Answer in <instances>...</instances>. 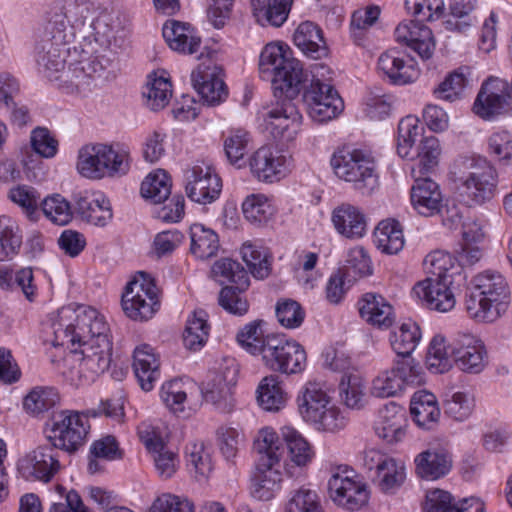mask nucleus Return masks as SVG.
Returning <instances> with one entry per match:
<instances>
[{"label": "nucleus", "instance_id": "obj_13", "mask_svg": "<svg viewBox=\"0 0 512 512\" xmlns=\"http://www.w3.org/2000/svg\"><path fill=\"white\" fill-rule=\"evenodd\" d=\"M296 95L275 96L278 98L263 119L265 131L280 145H288L299 134L302 126V115L293 102Z\"/></svg>", "mask_w": 512, "mask_h": 512}, {"label": "nucleus", "instance_id": "obj_24", "mask_svg": "<svg viewBox=\"0 0 512 512\" xmlns=\"http://www.w3.org/2000/svg\"><path fill=\"white\" fill-rule=\"evenodd\" d=\"M75 210L86 222L106 226L113 217L112 207L106 195L100 191H84L75 196Z\"/></svg>", "mask_w": 512, "mask_h": 512}, {"label": "nucleus", "instance_id": "obj_64", "mask_svg": "<svg viewBox=\"0 0 512 512\" xmlns=\"http://www.w3.org/2000/svg\"><path fill=\"white\" fill-rule=\"evenodd\" d=\"M276 317L283 327L294 329L303 323L305 311L297 301L283 299L277 302Z\"/></svg>", "mask_w": 512, "mask_h": 512}, {"label": "nucleus", "instance_id": "obj_39", "mask_svg": "<svg viewBox=\"0 0 512 512\" xmlns=\"http://www.w3.org/2000/svg\"><path fill=\"white\" fill-rule=\"evenodd\" d=\"M143 96L146 97V105L153 111L168 105L172 97V83L165 71H161L160 75L153 72L148 76Z\"/></svg>", "mask_w": 512, "mask_h": 512}, {"label": "nucleus", "instance_id": "obj_32", "mask_svg": "<svg viewBox=\"0 0 512 512\" xmlns=\"http://www.w3.org/2000/svg\"><path fill=\"white\" fill-rule=\"evenodd\" d=\"M332 402L323 385L312 381L305 384L297 397L298 411L305 422L317 417Z\"/></svg>", "mask_w": 512, "mask_h": 512}, {"label": "nucleus", "instance_id": "obj_27", "mask_svg": "<svg viewBox=\"0 0 512 512\" xmlns=\"http://www.w3.org/2000/svg\"><path fill=\"white\" fill-rule=\"evenodd\" d=\"M133 370L140 387L148 392L153 390L161 376L159 356L148 344L135 348Z\"/></svg>", "mask_w": 512, "mask_h": 512}, {"label": "nucleus", "instance_id": "obj_28", "mask_svg": "<svg viewBox=\"0 0 512 512\" xmlns=\"http://www.w3.org/2000/svg\"><path fill=\"white\" fill-rule=\"evenodd\" d=\"M410 200L417 213L426 217L439 213L442 207L439 185L430 178L415 180L411 188Z\"/></svg>", "mask_w": 512, "mask_h": 512}, {"label": "nucleus", "instance_id": "obj_61", "mask_svg": "<svg viewBox=\"0 0 512 512\" xmlns=\"http://www.w3.org/2000/svg\"><path fill=\"white\" fill-rule=\"evenodd\" d=\"M247 289H240L239 285L225 286L219 293V304L230 314L243 316L249 310V303L244 295Z\"/></svg>", "mask_w": 512, "mask_h": 512}, {"label": "nucleus", "instance_id": "obj_1", "mask_svg": "<svg viewBox=\"0 0 512 512\" xmlns=\"http://www.w3.org/2000/svg\"><path fill=\"white\" fill-rule=\"evenodd\" d=\"M450 184V230L460 226L462 235L453 259L464 268L477 263L483 255L478 245L484 238L483 224L471 214V208L483 206L496 196L499 175L486 157L465 154L454 160Z\"/></svg>", "mask_w": 512, "mask_h": 512}, {"label": "nucleus", "instance_id": "obj_40", "mask_svg": "<svg viewBox=\"0 0 512 512\" xmlns=\"http://www.w3.org/2000/svg\"><path fill=\"white\" fill-rule=\"evenodd\" d=\"M210 326L207 313L204 310H195L188 317L183 331V344L191 351H199L206 344L209 337Z\"/></svg>", "mask_w": 512, "mask_h": 512}, {"label": "nucleus", "instance_id": "obj_2", "mask_svg": "<svg viewBox=\"0 0 512 512\" xmlns=\"http://www.w3.org/2000/svg\"><path fill=\"white\" fill-rule=\"evenodd\" d=\"M54 347L80 353L79 378L93 382L110 366L112 340L105 316L96 308L78 304L60 308L52 322Z\"/></svg>", "mask_w": 512, "mask_h": 512}, {"label": "nucleus", "instance_id": "obj_60", "mask_svg": "<svg viewBox=\"0 0 512 512\" xmlns=\"http://www.w3.org/2000/svg\"><path fill=\"white\" fill-rule=\"evenodd\" d=\"M308 423L318 431L335 433L345 428L347 419L340 407L332 402L317 417Z\"/></svg>", "mask_w": 512, "mask_h": 512}, {"label": "nucleus", "instance_id": "obj_3", "mask_svg": "<svg viewBox=\"0 0 512 512\" xmlns=\"http://www.w3.org/2000/svg\"><path fill=\"white\" fill-rule=\"evenodd\" d=\"M253 450L256 458L250 492L257 500L269 501L282 487L284 445L273 428L265 427L259 430L253 443Z\"/></svg>", "mask_w": 512, "mask_h": 512}, {"label": "nucleus", "instance_id": "obj_36", "mask_svg": "<svg viewBox=\"0 0 512 512\" xmlns=\"http://www.w3.org/2000/svg\"><path fill=\"white\" fill-rule=\"evenodd\" d=\"M374 244L383 254L394 255L404 247L403 229L395 219L382 220L374 231Z\"/></svg>", "mask_w": 512, "mask_h": 512}, {"label": "nucleus", "instance_id": "obj_31", "mask_svg": "<svg viewBox=\"0 0 512 512\" xmlns=\"http://www.w3.org/2000/svg\"><path fill=\"white\" fill-rule=\"evenodd\" d=\"M410 414L419 428L433 429L441 414L436 396L426 390L416 391L410 401Z\"/></svg>", "mask_w": 512, "mask_h": 512}, {"label": "nucleus", "instance_id": "obj_45", "mask_svg": "<svg viewBox=\"0 0 512 512\" xmlns=\"http://www.w3.org/2000/svg\"><path fill=\"white\" fill-rule=\"evenodd\" d=\"M339 393L344 404L361 409L366 401V385L358 373H344L339 383Z\"/></svg>", "mask_w": 512, "mask_h": 512}, {"label": "nucleus", "instance_id": "obj_12", "mask_svg": "<svg viewBox=\"0 0 512 512\" xmlns=\"http://www.w3.org/2000/svg\"><path fill=\"white\" fill-rule=\"evenodd\" d=\"M263 361L271 371L290 376L306 369L307 354L296 340L283 334H271L268 336Z\"/></svg>", "mask_w": 512, "mask_h": 512}, {"label": "nucleus", "instance_id": "obj_56", "mask_svg": "<svg viewBox=\"0 0 512 512\" xmlns=\"http://www.w3.org/2000/svg\"><path fill=\"white\" fill-rule=\"evenodd\" d=\"M248 142L249 134L243 129L231 130L224 138V152L232 165L240 168L245 163Z\"/></svg>", "mask_w": 512, "mask_h": 512}, {"label": "nucleus", "instance_id": "obj_53", "mask_svg": "<svg viewBox=\"0 0 512 512\" xmlns=\"http://www.w3.org/2000/svg\"><path fill=\"white\" fill-rule=\"evenodd\" d=\"M425 367L433 374L448 371V345L444 335L436 334L430 340L425 356Z\"/></svg>", "mask_w": 512, "mask_h": 512}, {"label": "nucleus", "instance_id": "obj_8", "mask_svg": "<svg viewBox=\"0 0 512 512\" xmlns=\"http://www.w3.org/2000/svg\"><path fill=\"white\" fill-rule=\"evenodd\" d=\"M160 305L155 279L147 272H137L122 292L124 314L133 321H148L160 309Z\"/></svg>", "mask_w": 512, "mask_h": 512}, {"label": "nucleus", "instance_id": "obj_4", "mask_svg": "<svg viewBox=\"0 0 512 512\" xmlns=\"http://www.w3.org/2000/svg\"><path fill=\"white\" fill-rule=\"evenodd\" d=\"M510 300V289L504 276L488 269L474 276L465 306L475 321L493 323L506 313Z\"/></svg>", "mask_w": 512, "mask_h": 512}, {"label": "nucleus", "instance_id": "obj_11", "mask_svg": "<svg viewBox=\"0 0 512 512\" xmlns=\"http://www.w3.org/2000/svg\"><path fill=\"white\" fill-rule=\"evenodd\" d=\"M328 491L335 504L349 511L361 509L368 503L370 496L367 485L358 473L346 464L331 469Z\"/></svg>", "mask_w": 512, "mask_h": 512}, {"label": "nucleus", "instance_id": "obj_17", "mask_svg": "<svg viewBox=\"0 0 512 512\" xmlns=\"http://www.w3.org/2000/svg\"><path fill=\"white\" fill-rule=\"evenodd\" d=\"M56 447L39 445L18 461V470L27 480L49 482L58 473L60 462Z\"/></svg>", "mask_w": 512, "mask_h": 512}, {"label": "nucleus", "instance_id": "obj_26", "mask_svg": "<svg viewBox=\"0 0 512 512\" xmlns=\"http://www.w3.org/2000/svg\"><path fill=\"white\" fill-rule=\"evenodd\" d=\"M358 310L362 319L379 329H388L395 322L393 306L377 293L363 294L358 301Z\"/></svg>", "mask_w": 512, "mask_h": 512}, {"label": "nucleus", "instance_id": "obj_18", "mask_svg": "<svg viewBox=\"0 0 512 512\" xmlns=\"http://www.w3.org/2000/svg\"><path fill=\"white\" fill-rule=\"evenodd\" d=\"M303 101L310 118L325 123L340 115L344 102L335 87L321 89L317 84L308 85L303 92Z\"/></svg>", "mask_w": 512, "mask_h": 512}, {"label": "nucleus", "instance_id": "obj_22", "mask_svg": "<svg viewBox=\"0 0 512 512\" xmlns=\"http://www.w3.org/2000/svg\"><path fill=\"white\" fill-rule=\"evenodd\" d=\"M286 163V156L270 145L261 146L249 157L252 175L265 183H274L283 178L286 174Z\"/></svg>", "mask_w": 512, "mask_h": 512}, {"label": "nucleus", "instance_id": "obj_23", "mask_svg": "<svg viewBox=\"0 0 512 512\" xmlns=\"http://www.w3.org/2000/svg\"><path fill=\"white\" fill-rule=\"evenodd\" d=\"M451 356L460 370L472 374L480 373L487 363L483 341L470 334H464L454 341Z\"/></svg>", "mask_w": 512, "mask_h": 512}, {"label": "nucleus", "instance_id": "obj_55", "mask_svg": "<svg viewBox=\"0 0 512 512\" xmlns=\"http://www.w3.org/2000/svg\"><path fill=\"white\" fill-rule=\"evenodd\" d=\"M421 130L419 119L416 116L408 115L400 120L398 124L396 151L401 158L409 157Z\"/></svg>", "mask_w": 512, "mask_h": 512}, {"label": "nucleus", "instance_id": "obj_15", "mask_svg": "<svg viewBox=\"0 0 512 512\" xmlns=\"http://www.w3.org/2000/svg\"><path fill=\"white\" fill-rule=\"evenodd\" d=\"M188 198L199 204H210L219 198L222 181L215 168L201 160L194 162L184 173Z\"/></svg>", "mask_w": 512, "mask_h": 512}, {"label": "nucleus", "instance_id": "obj_9", "mask_svg": "<svg viewBox=\"0 0 512 512\" xmlns=\"http://www.w3.org/2000/svg\"><path fill=\"white\" fill-rule=\"evenodd\" d=\"M424 267L428 277L418 282L412 293L422 300L431 310L439 312L448 311V254L436 250L429 253L424 259Z\"/></svg>", "mask_w": 512, "mask_h": 512}, {"label": "nucleus", "instance_id": "obj_34", "mask_svg": "<svg viewBox=\"0 0 512 512\" xmlns=\"http://www.w3.org/2000/svg\"><path fill=\"white\" fill-rule=\"evenodd\" d=\"M294 44L307 56L318 59L327 54L321 28L312 21L301 22L293 35Z\"/></svg>", "mask_w": 512, "mask_h": 512}, {"label": "nucleus", "instance_id": "obj_41", "mask_svg": "<svg viewBox=\"0 0 512 512\" xmlns=\"http://www.w3.org/2000/svg\"><path fill=\"white\" fill-rule=\"evenodd\" d=\"M294 0H251L255 17L264 18L270 25L281 27L288 19Z\"/></svg>", "mask_w": 512, "mask_h": 512}, {"label": "nucleus", "instance_id": "obj_48", "mask_svg": "<svg viewBox=\"0 0 512 512\" xmlns=\"http://www.w3.org/2000/svg\"><path fill=\"white\" fill-rule=\"evenodd\" d=\"M477 0H450V32L467 35L475 26L472 12Z\"/></svg>", "mask_w": 512, "mask_h": 512}, {"label": "nucleus", "instance_id": "obj_33", "mask_svg": "<svg viewBox=\"0 0 512 512\" xmlns=\"http://www.w3.org/2000/svg\"><path fill=\"white\" fill-rule=\"evenodd\" d=\"M256 399L259 407L268 412L282 410L288 401V393L278 375L265 376L256 389Z\"/></svg>", "mask_w": 512, "mask_h": 512}, {"label": "nucleus", "instance_id": "obj_25", "mask_svg": "<svg viewBox=\"0 0 512 512\" xmlns=\"http://www.w3.org/2000/svg\"><path fill=\"white\" fill-rule=\"evenodd\" d=\"M162 35L172 50L185 55L196 53L202 43L195 27L173 19L164 23Z\"/></svg>", "mask_w": 512, "mask_h": 512}, {"label": "nucleus", "instance_id": "obj_37", "mask_svg": "<svg viewBox=\"0 0 512 512\" xmlns=\"http://www.w3.org/2000/svg\"><path fill=\"white\" fill-rule=\"evenodd\" d=\"M190 252L200 260H206L217 255L220 248L218 234L203 224L195 223L190 227Z\"/></svg>", "mask_w": 512, "mask_h": 512}, {"label": "nucleus", "instance_id": "obj_46", "mask_svg": "<svg viewBox=\"0 0 512 512\" xmlns=\"http://www.w3.org/2000/svg\"><path fill=\"white\" fill-rule=\"evenodd\" d=\"M417 475L425 480H437L447 473V456L437 451H424L416 456Z\"/></svg>", "mask_w": 512, "mask_h": 512}, {"label": "nucleus", "instance_id": "obj_16", "mask_svg": "<svg viewBox=\"0 0 512 512\" xmlns=\"http://www.w3.org/2000/svg\"><path fill=\"white\" fill-rule=\"evenodd\" d=\"M377 68L383 79L395 86L412 84L421 74L416 59L397 48L384 51L378 58Z\"/></svg>", "mask_w": 512, "mask_h": 512}, {"label": "nucleus", "instance_id": "obj_38", "mask_svg": "<svg viewBox=\"0 0 512 512\" xmlns=\"http://www.w3.org/2000/svg\"><path fill=\"white\" fill-rule=\"evenodd\" d=\"M241 255L250 273L257 279H265L271 272L272 256L259 242L247 241L241 247Z\"/></svg>", "mask_w": 512, "mask_h": 512}, {"label": "nucleus", "instance_id": "obj_62", "mask_svg": "<svg viewBox=\"0 0 512 512\" xmlns=\"http://www.w3.org/2000/svg\"><path fill=\"white\" fill-rule=\"evenodd\" d=\"M405 468L392 457L386 462L382 469L377 473L379 478V487L384 493H393L405 480Z\"/></svg>", "mask_w": 512, "mask_h": 512}, {"label": "nucleus", "instance_id": "obj_63", "mask_svg": "<svg viewBox=\"0 0 512 512\" xmlns=\"http://www.w3.org/2000/svg\"><path fill=\"white\" fill-rule=\"evenodd\" d=\"M287 512H321L320 498L316 491L301 487L292 492L286 505Z\"/></svg>", "mask_w": 512, "mask_h": 512}, {"label": "nucleus", "instance_id": "obj_35", "mask_svg": "<svg viewBox=\"0 0 512 512\" xmlns=\"http://www.w3.org/2000/svg\"><path fill=\"white\" fill-rule=\"evenodd\" d=\"M422 339V331L418 323L409 319L403 322L397 329L390 333L392 350L401 359H411L410 356L416 350Z\"/></svg>", "mask_w": 512, "mask_h": 512}, {"label": "nucleus", "instance_id": "obj_10", "mask_svg": "<svg viewBox=\"0 0 512 512\" xmlns=\"http://www.w3.org/2000/svg\"><path fill=\"white\" fill-rule=\"evenodd\" d=\"M89 430L90 423L87 413L63 410L53 417L45 431L48 441L54 447L67 452H75L85 443Z\"/></svg>", "mask_w": 512, "mask_h": 512}, {"label": "nucleus", "instance_id": "obj_58", "mask_svg": "<svg viewBox=\"0 0 512 512\" xmlns=\"http://www.w3.org/2000/svg\"><path fill=\"white\" fill-rule=\"evenodd\" d=\"M487 152L500 165H512V134L506 130L493 132L488 138Z\"/></svg>", "mask_w": 512, "mask_h": 512}, {"label": "nucleus", "instance_id": "obj_54", "mask_svg": "<svg viewBox=\"0 0 512 512\" xmlns=\"http://www.w3.org/2000/svg\"><path fill=\"white\" fill-rule=\"evenodd\" d=\"M58 401L59 395L55 389L37 387L26 395L23 400V407L29 414L38 416L52 409Z\"/></svg>", "mask_w": 512, "mask_h": 512}, {"label": "nucleus", "instance_id": "obj_6", "mask_svg": "<svg viewBox=\"0 0 512 512\" xmlns=\"http://www.w3.org/2000/svg\"><path fill=\"white\" fill-rule=\"evenodd\" d=\"M331 167L335 175L350 183L352 188L363 196H370L379 186V174L373 157L358 148L342 147L331 157Z\"/></svg>", "mask_w": 512, "mask_h": 512}, {"label": "nucleus", "instance_id": "obj_43", "mask_svg": "<svg viewBox=\"0 0 512 512\" xmlns=\"http://www.w3.org/2000/svg\"><path fill=\"white\" fill-rule=\"evenodd\" d=\"M440 154L439 140L434 136H429L420 141L416 156L410 154L407 159L415 161L412 167L413 173L418 172L419 175H426L438 165Z\"/></svg>", "mask_w": 512, "mask_h": 512}, {"label": "nucleus", "instance_id": "obj_21", "mask_svg": "<svg viewBox=\"0 0 512 512\" xmlns=\"http://www.w3.org/2000/svg\"><path fill=\"white\" fill-rule=\"evenodd\" d=\"M395 41L414 51L422 60L430 59L436 49L432 30L415 18L400 22L394 31Z\"/></svg>", "mask_w": 512, "mask_h": 512}, {"label": "nucleus", "instance_id": "obj_7", "mask_svg": "<svg viewBox=\"0 0 512 512\" xmlns=\"http://www.w3.org/2000/svg\"><path fill=\"white\" fill-rule=\"evenodd\" d=\"M131 156L127 146L114 143L86 145L77 161L78 172L89 179L123 176L130 170Z\"/></svg>", "mask_w": 512, "mask_h": 512}, {"label": "nucleus", "instance_id": "obj_52", "mask_svg": "<svg viewBox=\"0 0 512 512\" xmlns=\"http://www.w3.org/2000/svg\"><path fill=\"white\" fill-rule=\"evenodd\" d=\"M212 273L219 281L239 285L240 289H248L250 285L247 271L231 258L217 260L212 266Z\"/></svg>", "mask_w": 512, "mask_h": 512}, {"label": "nucleus", "instance_id": "obj_29", "mask_svg": "<svg viewBox=\"0 0 512 512\" xmlns=\"http://www.w3.org/2000/svg\"><path fill=\"white\" fill-rule=\"evenodd\" d=\"M332 223L339 234L349 239H359L366 234L365 214L350 203H343L333 210Z\"/></svg>", "mask_w": 512, "mask_h": 512}, {"label": "nucleus", "instance_id": "obj_50", "mask_svg": "<svg viewBox=\"0 0 512 512\" xmlns=\"http://www.w3.org/2000/svg\"><path fill=\"white\" fill-rule=\"evenodd\" d=\"M171 178L165 170L158 169L148 174L141 184V194L153 203L166 201L171 194Z\"/></svg>", "mask_w": 512, "mask_h": 512}, {"label": "nucleus", "instance_id": "obj_44", "mask_svg": "<svg viewBox=\"0 0 512 512\" xmlns=\"http://www.w3.org/2000/svg\"><path fill=\"white\" fill-rule=\"evenodd\" d=\"M242 211L245 219L255 225L267 223L276 213V208L265 194L248 195L242 203Z\"/></svg>", "mask_w": 512, "mask_h": 512}, {"label": "nucleus", "instance_id": "obj_19", "mask_svg": "<svg viewBox=\"0 0 512 512\" xmlns=\"http://www.w3.org/2000/svg\"><path fill=\"white\" fill-rule=\"evenodd\" d=\"M191 80L197 93L209 105H218L228 97L224 71L211 61L200 63L192 71Z\"/></svg>", "mask_w": 512, "mask_h": 512}, {"label": "nucleus", "instance_id": "obj_57", "mask_svg": "<svg viewBox=\"0 0 512 512\" xmlns=\"http://www.w3.org/2000/svg\"><path fill=\"white\" fill-rule=\"evenodd\" d=\"M41 209L47 219L60 226L68 224L73 217L70 202L60 194L46 197L42 201Z\"/></svg>", "mask_w": 512, "mask_h": 512}, {"label": "nucleus", "instance_id": "obj_20", "mask_svg": "<svg viewBox=\"0 0 512 512\" xmlns=\"http://www.w3.org/2000/svg\"><path fill=\"white\" fill-rule=\"evenodd\" d=\"M509 97L507 81L490 77L482 84L473 111L484 120H492L508 111Z\"/></svg>", "mask_w": 512, "mask_h": 512}, {"label": "nucleus", "instance_id": "obj_51", "mask_svg": "<svg viewBox=\"0 0 512 512\" xmlns=\"http://www.w3.org/2000/svg\"><path fill=\"white\" fill-rule=\"evenodd\" d=\"M64 46L62 44L49 43L47 50L43 47L42 51L37 53L36 62L38 69L49 80L57 79L54 74L62 71L65 67L67 49Z\"/></svg>", "mask_w": 512, "mask_h": 512}, {"label": "nucleus", "instance_id": "obj_30", "mask_svg": "<svg viewBox=\"0 0 512 512\" xmlns=\"http://www.w3.org/2000/svg\"><path fill=\"white\" fill-rule=\"evenodd\" d=\"M405 427V414L399 405H386L379 411L375 432L387 443L393 444L402 441L406 435Z\"/></svg>", "mask_w": 512, "mask_h": 512}, {"label": "nucleus", "instance_id": "obj_47", "mask_svg": "<svg viewBox=\"0 0 512 512\" xmlns=\"http://www.w3.org/2000/svg\"><path fill=\"white\" fill-rule=\"evenodd\" d=\"M263 320H254L246 324L239 330L236 336L238 344L252 355H262L264 357V350L268 340V335L264 334L262 326Z\"/></svg>", "mask_w": 512, "mask_h": 512}, {"label": "nucleus", "instance_id": "obj_49", "mask_svg": "<svg viewBox=\"0 0 512 512\" xmlns=\"http://www.w3.org/2000/svg\"><path fill=\"white\" fill-rule=\"evenodd\" d=\"M280 439L283 445L287 446L291 460L297 466H306L312 461L314 457L312 447L297 430L292 427H284Z\"/></svg>", "mask_w": 512, "mask_h": 512}, {"label": "nucleus", "instance_id": "obj_42", "mask_svg": "<svg viewBox=\"0 0 512 512\" xmlns=\"http://www.w3.org/2000/svg\"><path fill=\"white\" fill-rule=\"evenodd\" d=\"M22 241V231L18 223L10 216H0V262L15 257L20 251Z\"/></svg>", "mask_w": 512, "mask_h": 512}, {"label": "nucleus", "instance_id": "obj_5", "mask_svg": "<svg viewBox=\"0 0 512 512\" xmlns=\"http://www.w3.org/2000/svg\"><path fill=\"white\" fill-rule=\"evenodd\" d=\"M259 72L262 79L271 80L274 96L298 95L303 80V68L300 61L292 57V51L287 44H266L260 53Z\"/></svg>", "mask_w": 512, "mask_h": 512}, {"label": "nucleus", "instance_id": "obj_14", "mask_svg": "<svg viewBox=\"0 0 512 512\" xmlns=\"http://www.w3.org/2000/svg\"><path fill=\"white\" fill-rule=\"evenodd\" d=\"M426 373L414 359H398L393 366L381 372L372 382V394L379 398L399 395L407 386H421Z\"/></svg>", "mask_w": 512, "mask_h": 512}, {"label": "nucleus", "instance_id": "obj_59", "mask_svg": "<svg viewBox=\"0 0 512 512\" xmlns=\"http://www.w3.org/2000/svg\"><path fill=\"white\" fill-rule=\"evenodd\" d=\"M407 13L413 18L432 22L444 14V0H405Z\"/></svg>", "mask_w": 512, "mask_h": 512}]
</instances>
